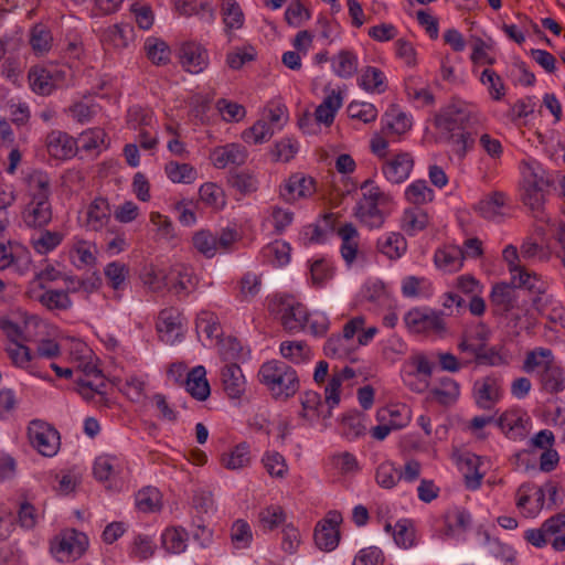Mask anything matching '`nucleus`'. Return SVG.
Masks as SVG:
<instances>
[{"instance_id": "f03ea898", "label": "nucleus", "mask_w": 565, "mask_h": 565, "mask_svg": "<svg viewBox=\"0 0 565 565\" xmlns=\"http://www.w3.org/2000/svg\"><path fill=\"white\" fill-rule=\"evenodd\" d=\"M259 382L264 384L275 398H289L299 387V377L292 366L280 360L264 363L258 371Z\"/></svg>"}, {"instance_id": "79ce46f5", "label": "nucleus", "mask_w": 565, "mask_h": 565, "mask_svg": "<svg viewBox=\"0 0 565 565\" xmlns=\"http://www.w3.org/2000/svg\"><path fill=\"white\" fill-rule=\"evenodd\" d=\"M540 381L543 388L548 393H558L565 388L564 372L555 363L546 365V370H542Z\"/></svg>"}, {"instance_id": "a18cd8bd", "label": "nucleus", "mask_w": 565, "mask_h": 565, "mask_svg": "<svg viewBox=\"0 0 565 565\" xmlns=\"http://www.w3.org/2000/svg\"><path fill=\"white\" fill-rule=\"evenodd\" d=\"M275 134L274 128L268 121L260 119L257 120L250 128L242 134V138L246 143L260 145L267 142Z\"/></svg>"}, {"instance_id": "3c124183", "label": "nucleus", "mask_w": 565, "mask_h": 565, "mask_svg": "<svg viewBox=\"0 0 565 565\" xmlns=\"http://www.w3.org/2000/svg\"><path fill=\"white\" fill-rule=\"evenodd\" d=\"M286 520V514L280 505L271 504L260 510L258 521L263 530L273 531L282 524Z\"/></svg>"}, {"instance_id": "39448f33", "label": "nucleus", "mask_w": 565, "mask_h": 565, "mask_svg": "<svg viewBox=\"0 0 565 565\" xmlns=\"http://www.w3.org/2000/svg\"><path fill=\"white\" fill-rule=\"evenodd\" d=\"M342 515L338 511H329L324 519L318 522L315 529L313 539L316 545L322 551H333L340 541L339 525Z\"/></svg>"}, {"instance_id": "69168bd1", "label": "nucleus", "mask_w": 565, "mask_h": 565, "mask_svg": "<svg viewBox=\"0 0 565 565\" xmlns=\"http://www.w3.org/2000/svg\"><path fill=\"white\" fill-rule=\"evenodd\" d=\"M106 134L100 128L88 129L81 134L77 143L85 151L99 150L105 145Z\"/></svg>"}, {"instance_id": "ea45409f", "label": "nucleus", "mask_w": 565, "mask_h": 565, "mask_svg": "<svg viewBox=\"0 0 565 565\" xmlns=\"http://www.w3.org/2000/svg\"><path fill=\"white\" fill-rule=\"evenodd\" d=\"M249 446L246 443L238 444L231 451L221 456L223 467L230 470L244 468L249 465Z\"/></svg>"}, {"instance_id": "a211bd4d", "label": "nucleus", "mask_w": 565, "mask_h": 565, "mask_svg": "<svg viewBox=\"0 0 565 565\" xmlns=\"http://www.w3.org/2000/svg\"><path fill=\"white\" fill-rule=\"evenodd\" d=\"M22 220L28 227L40 228L52 221L50 200H31L22 211Z\"/></svg>"}, {"instance_id": "2eb2a0df", "label": "nucleus", "mask_w": 565, "mask_h": 565, "mask_svg": "<svg viewBox=\"0 0 565 565\" xmlns=\"http://www.w3.org/2000/svg\"><path fill=\"white\" fill-rule=\"evenodd\" d=\"M529 417L520 409L504 412L497 420V425L510 439H522L526 435Z\"/></svg>"}, {"instance_id": "1a4fd4ad", "label": "nucleus", "mask_w": 565, "mask_h": 565, "mask_svg": "<svg viewBox=\"0 0 565 565\" xmlns=\"http://www.w3.org/2000/svg\"><path fill=\"white\" fill-rule=\"evenodd\" d=\"M179 58L182 67L192 74L203 72L210 62L207 50L194 41H189L181 45Z\"/></svg>"}, {"instance_id": "a19ab883", "label": "nucleus", "mask_w": 565, "mask_h": 565, "mask_svg": "<svg viewBox=\"0 0 565 565\" xmlns=\"http://www.w3.org/2000/svg\"><path fill=\"white\" fill-rule=\"evenodd\" d=\"M164 171L173 183L191 184L198 178L196 169L189 163L170 161L166 164Z\"/></svg>"}, {"instance_id": "f8f14e48", "label": "nucleus", "mask_w": 565, "mask_h": 565, "mask_svg": "<svg viewBox=\"0 0 565 565\" xmlns=\"http://www.w3.org/2000/svg\"><path fill=\"white\" fill-rule=\"evenodd\" d=\"M280 320L285 330L289 332H299L305 329L308 320V310L300 303L291 298H286L280 301Z\"/></svg>"}, {"instance_id": "774afa93", "label": "nucleus", "mask_w": 565, "mask_h": 565, "mask_svg": "<svg viewBox=\"0 0 565 565\" xmlns=\"http://www.w3.org/2000/svg\"><path fill=\"white\" fill-rule=\"evenodd\" d=\"M52 36L45 26L38 24L31 30L30 44L34 52L43 54L51 47Z\"/></svg>"}, {"instance_id": "f3484780", "label": "nucleus", "mask_w": 565, "mask_h": 565, "mask_svg": "<svg viewBox=\"0 0 565 565\" xmlns=\"http://www.w3.org/2000/svg\"><path fill=\"white\" fill-rule=\"evenodd\" d=\"M473 395L477 405L482 409H491L501 397V387L498 379L486 376L473 384Z\"/></svg>"}, {"instance_id": "c756f323", "label": "nucleus", "mask_w": 565, "mask_h": 565, "mask_svg": "<svg viewBox=\"0 0 565 565\" xmlns=\"http://www.w3.org/2000/svg\"><path fill=\"white\" fill-rule=\"evenodd\" d=\"M459 384L455 380L445 376L440 379L437 386L429 391V396L431 399L446 406L455 403L459 396Z\"/></svg>"}, {"instance_id": "8fccbe9b", "label": "nucleus", "mask_w": 565, "mask_h": 565, "mask_svg": "<svg viewBox=\"0 0 565 565\" xmlns=\"http://www.w3.org/2000/svg\"><path fill=\"white\" fill-rule=\"evenodd\" d=\"M385 77L380 68L367 66L360 77V86L366 92L383 93L386 88Z\"/></svg>"}, {"instance_id": "aec40b11", "label": "nucleus", "mask_w": 565, "mask_h": 565, "mask_svg": "<svg viewBox=\"0 0 565 565\" xmlns=\"http://www.w3.org/2000/svg\"><path fill=\"white\" fill-rule=\"evenodd\" d=\"M221 382L230 398H239L245 392L246 381L237 363H226L221 369Z\"/></svg>"}, {"instance_id": "473e14b6", "label": "nucleus", "mask_w": 565, "mask_h": 565, "mask_svg": "<svg viewBox=\"0 0 565 565\" xmlns=\"http://www.w3.org/2000/svg\"><path fill=\"white\" fill-rule=\"evenodd\" d=\"M380 203L358 202L355 215L361 223L370 228H379L384 224L385 215L379 209Z\"/></svg>"}, {"instance_id": "052dcab7", "label": "nucleus", "mask_w": 565, "mask_h": 565, "mask_svg": "<svg viewBox=\"0 0 565 565\" xmlns=\"http://www.w3.org/2000/svg\"><path fill=\"white\" fill-rule=\"evenodd\" d=\"M193 246L195 249L207 258L215 256L217 252L216 236L210 231L201 230L192 237Z\"/></svg>"}, {"instance_id": "9d476101", "label": "nucleus", "mask_w": 565, "mask_h": 565, "mask_svg": "<svg viewBox=\"0 0 565 565\" xmlns=\"http://www.w3.org/2000/svg\"><path fill=\"white\" fill-rule=\"evenodd\" d=\"M157 331L162 342L174 344L182 337V317L178 309L166 308L160 311Z\"/></svg>"}, {"instance_id": "603ef678", "label": "nucleus", "mask_w": 565, "mask_h": 565, "mask_svg": "<svg viewBox=\"0 0 565 565\" xmlns=\"http://www.w3.org/2000/svg\"><path fill=\"white\" fill-rule=\"evenodd\" d=\"M302 417H324L328 409L323 412L321 395L318 392L307 391L301 395Z\"/></svg>"}, {"instance_id": "09e8293b", "label": "nucleus", "mask_w": 565, "mask_h": 565, "mask_svg": "<svg viewBox=\"0 0 565 565\" xmlns=\"http://www.w3.org/2000/svg\"><path fill=\"white\" fill-rule=\"evenodd\" d=\"M148 58L157 65H164L170 61V49L164 41L157 38H148L145 42Z\"/></svg>"}, {"instance_id": "37998d69", "label": "nucleus", "mask_w": 565, "mask_h": 565, "mask_svg": "<svg viewBox=\"0 0 565 565\" xmlns=\"http://www.w3.org/2000/svg\"><path fill=\"white\" fill-rule=\"evenodd\" d=\"M64 235L57 231H41L31 239L34 250L41 255H45L54 250L63 241Z\"/></svg>"}, {"instance_id": "4c0bfd02", "label": "nucleus", "mask_w": 565, "mask_h": 565, "mask_svg": "<svg viewBox=\"0 0 565 565\" xmlns=\"http://www.w3.org/2000/svg\"><path fill=\"white\" fill-rule=\"evenodd\" d=\"M31 200H50L51 179L43 171H33L28 179Z\"/></svg>"}, {"instance_id": "b1692460", "label": "nucleus", "mask_w": 565, "mask_h": 565, "mask_svg": "<svg viewBox=\"0 0 565 565\" xmlns=\"http://www.w3.org/2000/svg\"><path fill=\"white\" fill-rule=\"evenodd\" d=\"M434 262L437 268L444 271H456L462 266V252L459 246L446 245L438 248L434 255Z\"/></svg>"}, {"instance_id": "6e6d98bb", "label": "nucleus", "mask_w": 565, "mask_h": 565, "mask_svg": "<svg viewBox=\"0 0 565 565\" xmlns=\"http://www.w3.org/2000/svg\"><path fill=\"white\" fill-rule=\"evenodd\" d=\"M228 183L243 195L254 193L258 189L257 178L247 171L232 173Z\"/></svg>"}, {"instance_id": "20e7f679", "label": "nucleus", "mask_w": 565, "mask_h": 565, "mask_svg": "<svg viewBox=\"0 0 565 565\" xmlns=\"http://www.w3.org/2000/svg\"><path fill=\"white\" fill-rule=\"evenodd\" d=\"M404 321L407 328L415 333L441 334L446 330L443 313L427 308L409 310L405 315Z\"/></svg>"}, {"instance_id": "c85d7f7f", "label": "nucleus", "mask_w": 565, "mask_h": 565, "mask_svg": "<svg viewBox=\"0 0 565 565\" xmlns=\"http://www.w3.org/2000/svg\"><path fill=\"white\" fill-rule=\"evenodd\" d=\"M382 124L385 134L402 135L411 129L412 119L404 111L392 107L382 117Z\"/></svg>"}, {"instance_id": "e2e57ef3", "label": "nucleus", "mask_w": 565, "mask_h": 565, "mask_svg": "<svg viewBox=\"0 0 565 565\" xmlns=\"http://www.w3.org/2000/svg\"><path fill=\"white\" fill-rule=\"evenodd\" d=\"M231 540L236 548H246L253 540V533L249 524L239 519L231 527Z\"/></svg>"}, {"instance_id": "4468645a", "label": "nucleus", "mask_w": 565, "mask_h": 565, "mask_svg": "<svg viewBox=\"0 0 565 565\" xmlns=\"http://www.w3.org/2000/svg\"><path fill=\"white\" fill-rule=\"evenodd\" d=\"M414 167V160L407 152L395 154L386 160L382 171L386 180L393 184H399L408 179Z\"/></svg>"}, {"instance_id": "393cba45", "label": "nucleus", "mask_w": 565, "mask_h": 565, "mask_svg": "<svg viewBox=\"0 0 565 565\" xmlns=\"http://www.w3.org/2000/svg\"><path fill=\"white\" fill-rule=\"evenodd\" d=\"M110 218V207L104 198H96L87 209L86 226L92 231H100Z\"/></svg>"}, {"instance_id": "423d86ee", "label": "nucleus", "mask_w": 565, "mask_h": 565, "mask_svg": "<svg viewBox=\"0 0 565 565\" xmlns=\"http://www.w3.org/2000/svg\"><path fill=\"white\" fill-rule=\"evenodd\" d=\"M87 545V536L73 530L61 536L52 546V553L58 562H70L82 556Z\"/></svg>"}, {"instance_id": "49530a36", "label": "nucleus", "mask_w": 565, "mask_h": 565, "mask_svg": "<svg viewBox=\"0 0 565 565\" xmlns=\"http://www.w3.org/2000/svg\"><path fill=\"white\" fill-rule=\"evenodd\" d=\"M514 291L512 287L505 282L495 284L490 294V301L493 306L508 312L514 307Z\"/></svg>"}, {"instance_id": "c03bdc74", "label": "nucleus", "mask_w": 565, "mask_h": 565, "mask_svg": "<svg viewBox=\"0 0 565 565\" xmlns=\"http://www.w3.org/2000/svg\"><path fill=\"white\" fill-rule=\"evenodd\" d=\"M188 533L183 529H166L161 535L163 548L171 554H181L186 548Z\"/></svg>"}, {"instance_id": "4be33fe9", "label": "nucleus", "mask_w": 565, "mask_h": 565, "mask_svg": "<svg viewBox=\"0 0 565 565\" xmlns=\"http://www.w3.org/2000/svg\"><path fill=\"white\" fill-rule=\"evenodd\" d=\"M168 284L177 296L185 297L196 288L198 280L190 268L181 266L172 269Z\"/></svg>"}, {"instance_id": "7c9ffc66", "label": "nucleus", "mask_w": 565, "mask_h": 565, "mask_svg": "<svg viewBox=\"0 0 565 565\" xmlns=\"http://www.w3.org/2000/svg\"><path fill=\"white\" fill-rule=\"evenodd\" d=\"M358 56L349 51L341 50L331 58L332 71L340 78H350L358 71Z\"/></svg>"}, {"instance_id": "bb28decb", "label": "nucleus", "mask_w": 565, "mask_h": 565, "mask_svg": "<svg viewBox=\"0 0 565 565\" xmlns=\"http://www.w3.org/2000/svg\"><path fill=\"white\" fill-rule=\"evenodd\" d=\"M221 14L224 23V31L232 35L233 30H238L244 25L245 15L236 0H223L221 4Z\"/></svg>"}, {"instance_id": "a878e982", "label": "nucleus", "mask_w": 565, "mask_h": 565, "mask_svg": "<svg viewBox=\"0 0 565 565\" xmlns=\"http://www.w3.org/2000/svg\"><path fill=\"white\" fill-rule=\"evenodd\" d=\"M505 204V195L502 192H493L479 201L476 211L488 221L498 222L503 216L502 209Z\"/></svg>"}, {"instance_id": "4d7b16f0", "label": "nucleus", "mask_w": 565, "mask_h": 565, "mask_svg": "<svg viewBox=\"0 0 565 565\" xmlns=\"http://www.w3.org/2000/svg\"><path fill=\"white\" fill-rule=\"evenodd\" d=\"M104 274L108 284L115 291L125 288L128 276V267L119 262H111L106 265Z\"/></svg>"}, {"instance_id": "5fc2aeb1", "label": "nucleus", "mask_w": 565, "mask_h": 565, "mask_svg": "<svg viewBox=\"0 0 565 565\" xmlns=\"http://www.w3.org/2000/svg\"><path fill=\"white\" fill-rule=\"evenodd\" d=\"M393 537L395 543L403 548L414 546L415 529L413 522L408 519L397 521L394 525Z\"/></svg>"}, {"instance_id": "7ed1b4c3", "label": "nucleus", "mask_w": 565, "mask_h": 565, "mask_svg": "<svg viewBox=\"0 0 565 565\" xmlns=\"http://www.w3.org/2000/svg\"><path fill=\"white\" fill-rule=\"evenodd\" d=\"M26 435L30 445L43 457H54L61 446L60 433L49 423L42 419H33L29 423Z\"/></svg>"}, {"instance_id": "dca6fc26", "label": "nucleus", "mask_w": 565, "mask_h": 565, "mask_svg": "<svg viewBox=\"0 0 565 565\" xmlns=\"http://www.w3.org/2000/svg\"><path fill=\"white\" fill-rule=\"evenodd\" d=\"M248 152L241 143H227L217 147L211 153V160L215 168L224 169L230 164L242 166L246 162Z\"/></svg>"}, {"instance_id": "58836bf2", "label": "nucleus", "mask_w": 565, "mask_h": 565, "mask_svg": "<svg viewBox=\"0 0 565 565\" xmlns=\"http://www.w3.org/2000/svg\"><path fill=\"white\" fill-rule=\"evenodd\" d=\"M552 364H554V354L552 350L540 347L526 353L522 369L526 373H532L537 367L546 370V365Z\"/></svg>"}, {"instance_id": "0e129e2a", "label": "nucleus", "mask_w": 565, "mask_h": 565, "mask_svg": "<svg viewBox=\"0 0 565 565\" xmlns=\"http://www.w3.org/2000/svg\"><path fill=\"white\" fill-rule=\"evenodd\" d=\"M348 115L352 119H359L365 124L372 122L377 117V109L373 104L365 102H352L348 106Z\"/></svg>"}, {"instance_id": "338daca9", "label": "nucleus", "mask_w": 565, "mask_h": 565, "mask_svg": "<svg viewBox=\"0 0 565 565\" xmlns=\"http://www.w3.org/2000/svg\"><path fill=\"white\" fill-rule=\"evenodd\" d=\"M480 81L483 85L488 86L489 94L494 100H500L504 96V84L494 71L486 68L481 73Z\"/></svg>"}, {"instance_id": "2f4dec72", "label": "nucleus", "mask_w": 565, "mask_h": 565, "mask_svg": "<svg viewBox=\"0 0 565 565\" xmlns=\"http://www.w3.org/2000/svg\"><path fill=\"white\" fill-rule=\"evenodd\" d=\"M342 106V97L340 93L332 92L324 97L322 103L315 110V118L317 122L326 126H331L337 111Z\"/></svg>"}, {"instance_id": "f704fd0d", "label": "nucleus", "mask_w": 565, "mask_h": 565, "mask_svg": "<svg viewBox=\"0 0 565 565\" xmlns=\"http://www.w3.org/2000/svg\"><path fill=\"white\" fill-rule=\"evenodd\" d=\"M338 234L342 239L341 256L348 265H351L358 254V242L355 241L358 231L351 223H348L339 228Z\"/></svg>"}, {"instance_id": "6e6552de", "label": "nucleus", "mask_w": 565, "mask_h": 565, "mask_svg": "<svg viewBox=\"0 0 565 565\" xmlns=\"http://www.w3.org/2000/svg\"><path fill=\"white\" fill-rule=\"evenodd\" d=\"M551 182L544 177V172H531L525 179L523 202L532 211H540L545 202V193Z\"/></svg>"}, {"instance_id": "de8ad7c7", "label": "nucleus", "mask_w": 565, "mask_h": 565, "mask_svg": "<svg viewBox=\"0 0 565 565\" xmlns=\"http://www.w3.org/2000/svg\"><path fill=\"white\" fill-rule=\"evenodd\" d=\"M405 198L412 204L423 205L434 200V191L425 180H416L406 188Z\"/></svg>"}, {"instance_id": "72a5a7b5", "label": "nucleus", "mask_w": 565, "mask_h": 565, "mask_svg": "<svg viewBox=\"0 0 565 565\" xmlns=\"http://www.w3.org/2000/svg\"><path fill=\"white\" fill-rule=\"evenodd\" d=\"M29 79L31 88L35 94L47 96L56 89L47 67H32L29 72Z\"/></svg>"}, {"instance_id": "864d4df0", "label": "nucleus", "mask_w": 565, "mask_h": 565, "mask_svg": "<svg viewBox=\"0 0 565 565\" xmlns=\"http://www.w3.org/2000/svg\"><path fill=\"white\" fill-rule=\"evenodd\" d=\"M196 331L203 333L210 340L217 339L222 334V328L216 316L210 311H201L196 318Z\"/></svg>"}, {"instance_id": "0eeeda50", "label": "nucleus", "mask_w": 565, "mask_h": 565, "mask_svg": "<svg viewBox=\"0 0 565 565\" xmlns=\"http://www.w3.org/2000/svg\"><path fill=\"white\" fill-rule=\"evenodd\" d=\"M490 335V329L484 323H476L462 332L458 350L472 360L488 344Z\"/></svg>"}, {"instance_id": "bf43d9fd", "label": "nucleus", "mask_w": 565, "mask_h": 565, "mask_svg": "<svg viewBox=\"0 0 565 565\" xmlns=\"http://www.w3.org/2000/svg\"><path fill=\"white\" fill-rule=\"evenodd\" d=\"M351 350L352 343L341 334L331 335L323 347L324 354L329 358H347Z\"/></svg>"}, {"instance_id": "6ab92c4d", "label": "nucleus", "mask_w": 565, "mask_h": 565, "mask_svg": "<svg viewBox=\"0 0 565 565\" xmlns=\"http://www.w3.org/2000/svg\"><path fill=\"white\" fill-rule=\"evenodd\" d=\"M355 376L352 367L345 366L334 371L324 388V403L328 405V414L324 417L332 416V409L340 403L341 386L343 381L351 380Z\"/></svg>"}, {"instance_id": "cd10ccee", "label": "nucleus", "mask_w": 565, "mask_h": 565, "mask_svg": "<svg viewBox=\"0 0 565 565\" xmlns=\"http://www.w3.org/2000/svg\"><path fill=\"white\" fill-rule=\"evenodd\" d=\"M377 249L390 259H397L407 249V242L401 233H388L377 239Z\"/></svg>"}, {"instance_id": "c9c22d12", "label": "nucleus", "mask_w": 565, "mask_h": 565, "mask_svg": "<svg viewBox=\"0 0 565 565\" xmlns=\"http://www.w3.org/2000/svg\"><path fill=\"white\" fill-rule=\"evenodd\" d=\"M39 302L47 310L65 311L73 306V301L67 291L58 289H49L36 297Z\"/></svg>"}, {"instance_id": "5701e85b", "label": "nucleus", "mask_w": 565, "mask_h": 565, "mask_svg": "<svg viewBox=\"0 0 565 565\" xmlns=\"http://www.w3.org/2000/svg\"><path fill=\"white\" fill-rule=\"evenodd\" d=\"M185 390L198 401H205L210 396V384L206 380V371L203 366H195L188 373Z\"/></svg>"}, {"instance_id": "9b49d317", "label": "nucleus", "mask_w": 565, "mask_h": 565, "mask_svg": "<svg viewBox=\"0 0 565 565\" xmlns=\"http://www.w3.org/2000/svg\"><path fill=\"white\" fill-rule=\"evenodd\" d=\"M47 153L56 160L73 158L77 150V140L65 131L52 130L45 138Z\"/></svg>"}, {"instance_id": "13d9d810", "label": "nucleus", "mask_w": 565, "mask_h": 565, "mask_svg": "<svg viewBox=\"0 0 565 565\" xmlns=\"http://www.w3.org/2000/svg\"><path fill=\"white\" fill-rule=\"evenodd\" d=\"M401 479V471L390 461H384L376 468L375 480L384 489H392Z\"/></svg>"}, {"instance_id": "e433bc0d", "label": "nucleus", "mask_w": 565, "mask_h": 565, "mask_svg": "<svg viewBox=\"0 0 565 565\" xmlns=\"http://www.w3.org/2000/svg\"><path fill=\"white\" fill-rule=\"evenodd\" d=\"M428 224V215L419 207L405 210L401 220L403 231L413 236L423 231Z\"/></svg>"}, {"instance_id": "680f3d73", "label": "nucleus", "mask_w": 565, "mask_h": 565, "mask_svg": "<svg viewBox=\"0 0 565 565\" xmlns=\"http://www.w3.org/2000/svg\"><path fill=\"white\" fill-rule=\"evenodd\" d=\"M136 505L142 512H153L160 508V492L158 489L147 487L136 494Z\"/></svg>"}, {"instance_id": "ddd939ff", "label": "nucleus", "mask_w": 565, "mask_h": 565, "mask_svg": "<svg viewBox=\"0 0 565 565\" xmlns=\"http://www.w3.org/2000/svg\"><path fill=\"white\" fill-rule=\"evenodd\" d=\"M316 192V182L311 177L295 173L280 186V196L288 203L311 196Z\"/></svg>"}, {"instance_id": "412c9836", "label": "nucleus", "mask_w": 565, "mask_h": 565, "mask_svg": "<svg viewBox=\"0 0 565 565\" xmlns=\"http://www.w3.org/2000/svg\"><path fill=\"white\" fill-rule=\"evenodd\" d=\"M135 39V30L134 26L129 23H116L114 25L108 26L103 31L102 42L110 47L116 50H122L128 47V45Z\"/></svg>"}, {"instance_id": "f257e3e1", "label": "nucleus", "mask_w": 565, "mask_h": 565, "mask_svg": "<svg viewBox=\"0 0 565 565\" xmlns=\"http://www.w3.org/2000/svg\"><path fill=\"white\" fill-rule=\"evenodd\" d=\"M478 122V114L461 100H454L443 107L434 118V126L452 145L459 158H463L472 149L475 138L469 129Z\"/></svg>"}]
</instances>
